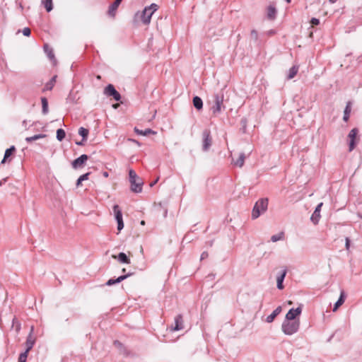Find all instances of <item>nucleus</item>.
<instances>
[{
	"instance_id": "26",
	"label": "nucleus",
	"mask_w": 362,
	"mask_h": 362,
	"mask_svg": "<svg viewBox=\"0 0 362 362\" xmlns=\"http://www.w3.org/2000/svg\"><path fill=\"white\" fill-rule=\"evenodd\" d=\"M113 211H114V213H115V219H116L117 222H119L120 221H123L122 211L120 210V209H119L118 205H115L113 206Z\"/></svg>"
},
{
	"instance_id": "33",
	"label": "nucleus",
	"mask_w": 362,
	"mask_h": 362,
	"mask_svg": "<svg viewBox=\"0 0 362 362\" xmlns=\"http://www.w3.org/2000/svg\"><path fill=\"white\" fill-rule=\"evenodd\" d=\"M46 10L47 12H49L52 10V0H45L42 1Z\"/></svg>"
},
{
	"instance_id": "25",
	"label": "nucleus",
	"mask_w": 362,
	"mask_h": 362,
	"mask_svg": "<svg viewBox=\"0 0 362 362\" xmlns=\"http://www.w3.org/2000/svg\"><path fill=\"white\" fill-rule=\"evenodd\" d=\"M15 151L16 148L14 146H12L9 148H7L5 151L4 158L1 160V163H5L7 161L8 158L13 154V152H15Z\"/></svg>"
},
{
	"instance_id": "38",
	"label": "nucleus",
	"mask_w": 362,
	"mask_h": 362,
	"mask_svg": "<svg viewBox=\"0 0 362 362\" xmlns=\"http://www.w3.org/2000/svg\"><path fill=\"white\" fill-rule=\"evenodd\" d=\"M23 35L28 37L30 35V29L29 28H24L22 30Z\"/></svg>"
},
{
	"instance_id": "20",
	"label": "nucleus",
	"mask_w": 362,
	"mask_h": 362,
	"mask_svg": "<svg viewBox=\"0 0 362 362\" xmlns=\"http://www.w3.org/2000/svg\"><path fill=\"white\" fill-rule=\"evenodd\" d=\"M277 11L274 5H269L267 7V18L274 20L276 18Z\"/></svg>"
},
{
	"instance_id": "1",
	"label": "nucleus",
	"mask_w": 362,
	"mask_h": 362,
	"mask_svg": "<svg viewBox=\"0 0 362 362\" xmlns=\"http://www.w3.org/2000/svg\"><path fill=\"white\" fill-rule=\"evenodd\" d=\"M214 105L211 107V110L214 116H217L226 108L223 105V91L221 90L216 93L214 95Z\"/></svg>"
},
{
	"instance_id": "55",
	"label": "nucleus",
	"mask_w": 362,
	"mask_h": 362,
	"mask_svg": "<svg viewBox=\"0 0 362 362\" xmlns=\"http://www.w3.org/2000/svg\"><path fill=\"white\" fill-rule=\"evenodd\" d=\"M119 1L122 2V0H119Z\"/></svg>"
},
{
	"instance_id": "46",
	"label": "nucleus",
	"mask_w": 362,
	"mask_h": 362,
	"mask_svg": "<svg viewBox=\"0 0 362 362\" xmlns=\"http://www.w3.org/2000/svg\"><path fill=\"white\" fill-rule=\"evenodd\" d=\"M158 179H159V178H158V177H157V179H156L155 181H153V182H151V183L150 184V186H151V187H153V185H155L157 183V182L158 181Z\"/></svg>"
},
{
	"instance_id": "23",
	"label": "nucleus",
	"mask_w": 362,
	"mask_h": 362,
	"mask_svg": "<svg viewBox=\"0 0 362 362\" xmlns=\"http://www.w3.org/2000/svg\"><path fill=\"white\" fill-rule=\"evenodd\" d=\"M344 300H345V293H344V291H341L338 300L335 303V304L334 305L333 311L335 312L338 309V308L344 303Z\"/></svg>"
},
{
	"instance_id": "45",
	"label": "nucleus",
	"mask_w": 362,
	"mask_h": 362,
	"mask_svg": "<svg viewBox=\"0 0 362 362\" xmlns=\"http://www.w3.org/2000/svg\"><path fill=\"white\" fill-rule=\"evenodd\" d=\"M83 181L80 179V177L78 178L76 181V186L78 187Z\"/></svg>"
},
{
	"instance_id": "41",
	"label": "nucleus",
	"mask_w": 362,
	"mask_h": 362,
	"mask_svg": "<svg viewBox=\"0 0 362 362\" xmlns=\"http://www.w3.org/2000/svg\"><path fill=\"white\" fill-rule=\"evenodd\" d=\"M310 23L313 25H317L320 23V20L318 18H313L310 21Z\"/></svg>"
},
{
	"instance_id": "22",
	"label": "nucleus",
	"mask_w": 362,
	"mask_h": 362,
	"mask_svg": "<svg viewBox=\"0 0 362 362\" xmlns=\"http://www.w3.org/2000/svg\"><path fill=\"white\" fill-rule=\"evenodd\" d=\"M134 132L137 134L141 135V136H147L149 134H156V132L152 130L151 129H146L145 130H141V129H139L138 128L135 127Z\"/></svg>"
},
{
	"instance_id": "3",
	"label": "nucleus",
	"mask_w": 362,
	"mask_h": 362,
	"mask_svg": "<svg viewBox=\"0 0 362 362\" xmlns=\"http://www.w3.org/2000/svg\"><path fill=\"white\" fill-rule=\"evenodd\" d=\"M268 202V199L262 198L255 203L252 211V219L257 218L261 214H264L267 210Z\"/></svg>"
},
{
	"instance_id": "18",
	"label": "nucleus",
	"mask_w": 362,
	"mask_h": 362,
	"mask_svg": "<svg viewBox=\"0 0 362 362\" xmlns=\"http://www.w3.org/2000/svg\"><path fill=\"white\" fill-rule=\"evenodd\" d=\"M112 257L115 259H117V260L121 263L130 264L131 262L130 259L124 252L119 253L117 256L112 255Z\"/></svg>"
},
{
	"instance_id": "2",
	"label": "nucleus",
	"mask_w": 362,
	"mask_h": 362,
	"mask_svg": "<svg viewBox=\"0 0 362 362\" xmlns=\"http://www.w3.org/2000/svg\"><path fill=\"white\" fill-rule=\"evenodd\" d=\"M129 182L131 190L135 193H140L142 191L143 181L138 177L136 172L132 169L129 170Z\"/></svg>"
},
{
	"instance_id": "47",
	"label": "nucleus",
	"mask_w": 362,
	"mask_h": 362,
	"mask_svg": "<svg viewBox=\"0 0 362 362\" xmlns=\"http://www.w3.org/2000/svg\"><path fill=\"white\" fill-rule=\"evenodd\" d=\"M346 249H349V238L346 239Z\"/></svg>"
},
{
	"instance_id": "35",
	"label": "nucleus",
	"mask_w": 362,
	"mask_h": 362,
	"mask_svg": "<svg viewBox=\"0 0 362 362\" xmlns=\"http://www.w3.org/2000/svg\"><path fill=\"white\" fill-rule=\"evenodd\" d=\"M284 233L281 232L278 234L274 235L271 237V240L274 243L281 240L284 238Z\"/></svg>"
},
{
	"instance_id": "52",
	"label": "nucleus",
	"mask_w": 362,
	"mask_h": 362,
	"mask_svg": "<svg viewBox=\"0 0 362 362\" xmlns=\"http://www.w3.org/2000/svg\"><path fill=\"white\" fill-rule=\"evenodd\" d=\"M141 225H144V224H145L144 221H141Z\"/></svg>"
},
{
	"instance_id": "50",
	"label": "nucleus",
	"mask_w": 362,
	"mask_h": 362,
	"mask_svg": "<svg viewBox=\"0 0 362 362\" xmlns=\"http://www.w3.org/2000/svg\"><path fill=\"white\" fill-rule=\"evenodd\" d=\"M357 215L358 217H360L362 219V214L358 213Z\"/></svg>"
},
{
	"instance_id": "9",
	"label": "nucleus",
	"mask_w": 362,
	"mask_h": 362,
	"mask_svg": "<svg viewBox=\"0 0 362 362\" xmlns=\"http://www.w3.org/2000/svg\"><path fill=\"white\" fill-rule=\"evenodd\" d=\"M302 312L301 306L298 307L297 308H291L288 310L287 314L286 315V320H294L296 316L299 315Z\"/></svg>"
},
{
	"instance_id": "5",
	"label": "nucleus",
	"mask_w": 362,
	"mask_h": 362,
	"mask_svg": "<svg viewBox=\"0 0 362 362\" xmlns=\"http://www.w3.org/2000/svg\"><path fill=\"white\" fill-rule=\"evenodd\" d=\"M158 8V6L156 4H151L149 6L146 7L141 16L142 22L146 25L149 24L152 15Z\"/></svg>"
},
{
	"instance_id": "34",
	"label": "nucleus",
	"mask_w": 362,
	"mask_h": 362,
	"mask_svg": "<svg viewBox=\"0 0 362 362\" xmlns=\"http://www.w3.org/2000/svg\"><path fill=\"white\" fill-rule=\"evenodd\" d=\"M65 136H66V133H65L64 130H63L62 129H57V139L59 141H62L65 138Z\"/></svg>"
},
{
	"instance_id": "8",
	"label": "nucleus",
	"mask_w": 362,
	"mask_h": 362,
	"mask_svg": "<svg viewBox=\"0 0 362 362\" xmlns=\"http://www.w3.org/2000/svg\"><path fill=\"white\" fill-rule=\"evenodd\" d=\"M358 130L357 128L352 129L349 133L348 137L349 139V151H352L356 146V138L358 134Z\"/></svg>"
},
{
	"instance_id": "51",
	"label": "nucleus",
	"mask_w": 362,
	"mask_h": 362,
	"mask_svg": "<svg viewBox=\"0 0 362 362\" xmlns=\"http://www.w3.org/2000/svg\"><path fill=\"white\" fill-rule=\"evenodd\" d=\"M337 1V0H329V2L334 4Z\"/></svg>"
},
{
	"instance_id": "12",
	"label": "nucleus",
	"mask_w": 362,
	"mask_h": 362,
	"mask_svg": "<svg viewBox=\"0 0 362 362\" xmlns=\"http://www.w3.org/2000/svg\"><path fill=\"white\" fill-rule=\"evenodd\" d=\"M33 330H34L33 327H31L30 332L28 334V336L27 337V339H26V342H25V345H26L25 351H28V352L33 347L34 344H35V338L33 336Z\"/></svg>"
},
{
	"instance_id": "7",
	"label": "nucleus",
	"mask_w": 362,
	"mask_h": 362,
	"mask_svg": "<svg viewBox=\"0 0 362 362\" xmlns=\"http://www.w3.org/2000/svg\"><path fill=\"white\" fill-rule=\"evenodd\" d=\"M104 94L107 96H112L116 101H119L121 99L120 94L112 84H109L105 88Z\"/></svg>"
},
{
	"instance_id": "48",
	"label": "nucleus",
	"mask_w": 362,
	"mask_h": 362,
	"mask_svg": "<svg viewBox=\"0 0 362 362\" xmlns=\"http://www.w3.org/2000/svg\"><path fill=\"white\" fill-rule=\"evenodd\" d=\"M103 175L105 177H108V175H109V174H108V173H107V171H104V172L103 173Z\"/></svg>"
},
{
	"instance_id": "44",
	"label": "nucleus",
	"mask_w": 362,
	"mask_h": 362,
	"mask_svg": "<svg viewBox=\"0 0 362 362\" xmlns=\"http://www.w3.org/2000/svg\"><path fill=\"white\" fill-rule=\"evenodd\" d=\"M85 141H83V140L81 141H76V144L78 145V146H83Z\"/></svg>"
},
{
	"instance_id": "29",
	"label": "nucleus",
	"mask_w": 362,
	"mask_h": 362,
	"mask_svg": "<svg viewBox=\"0 0 362 362\" xmlns=\"http://www.w3.org/2000/svg\"><path fill=\"white\" fill-rule=\"evenodd\" d=\"M298 71V66H293L289 70H288V74L287 76V79L290 80L295 77V76L297 74Z\"/></svg>"
},
{
	"instance_id": "40",
	"label": "nucleus",
	"mask_w": 362,
	"mask_h": 362,
	"mask_svg": "<svg viewBox=\"0 0 362 362\" xmlns=\"http://www.w3.org/2000/svg\"><path fill=\"white\" fill-rule=\"evenodd\" d=\"M90 174V173H86L81 175L79 177L82 181L87 180H88Z\"/></svg>"
},
{
	"instance_id": "43",
	"label": "nucleus",
	"mask_w": 362,
	"mask_h": 362,
	"mask_svg": "<svg viewBox=\"0 0 362 362\" xmlns=\"http://www.w3.org/2000/svg\"><path fill=\"white\" fill-rule=\"evenodd\" d=\"M209 257V254L207 252L204 251L202 253L201 255V257H200V259L201 260H203V259H206L207 257Z\"/></svg>"
},
{
	"instance_id": "10",
	"label": "nucleus",
	"mask_w": 362,
	"mask_h": 362,
	"mask_svg": "<svg viewBox=\"0 0 362 362\" xmlns=\"http://www.w3.org/2000/svg\"><path fill=\"white\" fill-rule=\"evenodd\" d=\"M88 157L86 154H83L72 162V167L75 169L82 167L88 160Z\"/></svg>"
},
{
	"instance_id": "17",
	"label": "nucleus",
	"mask_w": 362,
	"mask_h": 362,
	"mask_svg": "<svg viewBox=\"0 0 362 362\" xmlns=\"http://www.w3.org/2000/svg\"><path fill=\"white\" fill-rule=\"evenodd\" d=\"M282 310V308H281V306H278L273 312L271 315H268L266 318V322H268V323H271L274 321V320L275 319V317L280 314V313L281 312Z\"/></svg>"
},
{
	"instance_id": "53",
	"label": "nucleus",
	"mask_w": 362,
	"mask_h": 362,
	"mask_svg": "<svg viewBox=\"0 0 362 362\" xmlns=\"http://www.w3.org/2000/svg\"><path fill=\"white\" fill-rule=\"evenodd\" d=\"M287 3H290L291 0H285Z\"/></svg>"
},
{
	"instance_id": "42",
	"label": "nucleus",
	"mask_w": 362,
	"mask_h": 362,
	"mask_svg": "<svg viewBox=\"0 0 362 362\" xmlns=\"http://www.w3.org/2000/svg\"><path fill=\"white\" fill-rule=\"evenodd\" d=\"M124 228V222L123 221H120L117 222V230L120 231Z\"/></svg>"
},
{
	"instance_id": "13",
	"label": "nucleus",
	"mask_w": 362,
	"mask_h": 362,
	"mask_svg": "<svg viewBox=\"0 0 362 362\" xmlns=\"http://www.w3.org/2000/svg\"><path fill=\"white\" fill-rule=\"evenodd\" d=\"M184 328L183 320L181 315H178L175 318L174 325L172 327L173 331H179Z\"/></svg>"
},
{
	"instance_id": "49",
	"label": "nucleus",
	"mask_w": 362,
	"mask_h": 362,
	"mask_svg": "<svg viewBox=\"0 0 362 362\" xmlns=\"http://www.w3.org/2000/svg\"><path fill=\"white\" fill-rule=\"evenodd\" d=\"M6 181V179H3L2 180L0 181V186L2 185Z\"/></svg>"
},
{
	"instance_id": "28",
	"label": "nucleus",
	"mask_w": 362,
	"mask_h": 362,
	"mask_svg": "<svg viewBox=\"0 0 362 362\" xmlns=\"http://www.w3.org/2000/svg\"><path fill=\"white\" fill-rule=\"evenodd\" d=\"M193 105L194 107L197 110L202 109L203 107V102L201 98L199 96H194L193 98Z\"/></svg>"
},
{
	"instance_id": "15",
	"label": "nucleus",
	"mask_w": 362,
	"mask_h": 362,
	"mask_svg": "<svg viewBox=\"0 0 362 362\" xmlns=\"http://www.w3.org/2000/svg\"><path fill=\"white\" fill-rule=\"evenodd\" d=\"M130 275H131L130 274H128L122 275L115 279H110L105 283V285L110 286L115 284L120 283L121 281H122L123 280H124L127 277H129Z\"/></svg>"
},
{
	"instance_id": "36",
	"label": "nucleus",
	"mask_w": 362,
	"mask_h": 362,
	"mask_svg": "<svg viewBox=\"0 0 362 362\" xmlns=\"http://www.w3.org/2000/svg\"><path fill=\"white\" fill-rule=\"evenodd\" d=\"M114 344L121 352L125 354V350L123 346V344L120 341L116 340L114 341Z\"/></svg>"
},
{
	"instance_id": "16",
	"label": "nucleus",
	"mask_w": 362,
	"mask_h": 362,
	"mask_svg": "<svg viewBox=\"0 0 362 362\" xmlns=\"http://www.w3.org/2000/svg\"><path fill=\"white\" fill-rule=\"evenodd\" d=\"M121 4V1L119 0H115L109 7L108 9V14L110 16L115 17L116 11L117 8L119 7V4Z\"/></svg>"
},
{
	"instance_id": "14",
	"label": "nucleus",
	"mask_w": 362,
	"mask_h": 362,
	"mask_svg": "<svg viewBox=\"0 0 362 362\" xmlns=\"http://www.w3.org/2000/svg\"><path fill=\"white\" fill-rule=\"evenodd\" d=\"M287 270L286 269H283L281 273L277 276L276 277V282H277V288L280 290L284 288L283 282L285 279V276L286 275Z\"/></svg>"
},
{
	"instance_id": "4",
	"label": "nucleus",
	"mask_w": 362,
	"mask_h": 362,
	"mask_svg": "<svg viewBox=\"0 0 362 362\" xmlns=\"http://www.w3.org/2000/svg\"><path fill=\"white\" fill-rule=\"evenodd\" d=\"M300 327L299 320H285L281 326L283 332L286 335H292L296 333Z\"/></svg>"
},
{
	"instance_id": "19",
	"label": "nucleus",
	"mask_w": 362,
	"mask_h": 362,
	"mask_svg": "<svg viewBox=\"0 0 362 362\" xmlns=\"http://www.w3.org/2000/svg\"><path fill=\"white\" fill-rule=\"evenodd\" d=\"M351 105H352V103L351 101H349L346 103V107H345V109L344 111V117H343V120L344 122H347L349 119L350 113L351 111Z\"/></svg>"
},
{
	"instance_id": "30",
	"label": "nucleus",
	"mask_w": 362,
	"mask_h": 362,
	"mask_svg": "<svg viewBox=\"0 0 362 362\" xmlns=\"http://www.w3.org/2000/svg\"><path fill=\"white\" fill-rule=\"evenodd\" d=\"M42 103V112L44 115L48 112V101L46 98H41Z\"/></svg>"
},
{
	"instance_id": "31",
	"label": "nucleus",
	"mask_w": 362,
	"mask_h": 362,
	"mask_svg": "<svg viewBox=\"0 0 362 362\" xmlns=\"http://www.w3.org/2000/svg\"><path fill=\"white\" fill-rule=\"evenodd\" d=\"M45 137H46V134H40L34 135L33 136L27 137V138H25V141L29 143V142L37 140L39 139H42V138H45Z\"/></svg>"
},
{
	"instance_id": "27",
	"label": "nucleus",
	"mask_w": 362,
	"mask_h": 362,
	"mask_svg": "<svg viewBox=\"0 0 362 362\" xmlns=\"http://www.w3.org/2000/svg\"><path fill=\"white\" fill-rule=\"evenodd\" d=\"M56 78L57 76H54L50 81L45 84L43 91L51 90L56 83Z\"/></svg>"
},
{
	"instance_id": "6",
	"label": "nucleus",
	"mask_w": 362,
	"mask_h": 362,
	"mask_svg": "<svg viewBox=\"0 0 362 362\" xmlns=\"http://www.w3.org/2000/svg\"><path fill=\"white\" fill-rule=\"evenodd\" d=\"M212 144L211 132L209 129H204L202 132V150L207 151Z\"/></svg>"
},
{
	"instance_id": "24",
	"label": "nucleus",
	"mask_w": 362,
	"mask_h": 362,
	"mask_svg": "<svg viewBox=\"0 0 362 362\" xmlns=\"http://www.w3.org/2000/svg\"><path fill=\"white\" fill-rule=\"evenodd\" d=\"M44 50H45V52L47 54L48 58L50 60L53 61L54 63H55L56 59H55V57H54L52 49L51 47H49V45H45Z\"/></svg>"
},
{
	"instance_id": "32",
	"label": "nucleus",
	"mask_w": 362,
	"mask_h": 362,
	"mask_svg": "<svg viewBox=\"0 0 362 362\" xmlns=\"http://www.w3.org/2000/svg\"><path fill=\"white\" fill-rule=\"evenodd\" d=\"M88 129L84 128V127H80L78 129V134L81 135L83 138V141H86L87 137L88 135Z\"/></svg>"
},
{
	"instance_id": "21",
	"label": "nucleus",
	"mask_w": 362,
	"mask_h": 362,
	"mask_svg": "<svg viewBox=\"0 0 362 362\" xmlns=\"http://www.w3.org/2000/svg\"><path fill=\"white\" fill-rule=\"evenodd\" d=\"M245 156L244 153H241L239 155L238 158L236 160H233L232 163L235 166L241 168L243 166L245 163Z\"/></svg>"
},
{
	"instance_id": "54",
	"label": "nucleus",
	"mask_w": 362,
	"mask_h": 362,
	"mask_svg": "<svg viewBox=\"0 0 362 362\" xmlns=\"http://www.w3.org/2000/svg\"><path fill=\"white\" fill-rule=\"evenodd\" d=\"M126 272V269H122V272Z\"/></svg>"
},
{
	"instance_id": "37",
	"label": "nucleus",
	"mask_w": 362,
	"mask_h": 362,
	"mask_svg": "<svg viewBox=\"0 0 362 362\" xmlns=\"http://www.w3.org/2000/svg\"><path fill=\"white\" fill-rule=\"evenodd\" d=\"M28 351H25L23 353H21L19 356L18 361L19 362H26L28 357Z\"/></svg>"
},
{
	"instance_id": "39",
	"label": "nucleus",
	"mask_w": 362,
	"mask_h": 362,
	"mask_svg": "<svg viewBox=\"0 0 362 362\" xmlns=\"http://www.w3.org/2000/svg\"><path fill=\"white\" fill-rule=\"evenodd\" d=\"M251 37L255 40H257L258 38L257 32L255 30H252L250 33Z\"/></svg>"
},
{
	"instance_id": "11",
	"label": "nucleus",
	"mask_w": 362,
	"mask_h": 362,
	"mask_svg": "<svg viewBox=\"0 0 362 362\" xmlns=\"http://www.w3.org/2000/svg\"><path fill=\"white\" fill-rule=\"evenodd\" d=\"M322 203H320L315 208L313 214H312L311 217H310V220L311 221L315 224H317L319 221H320V210H321V207L322 206Z\"/></svg>"
}]
</instances>
